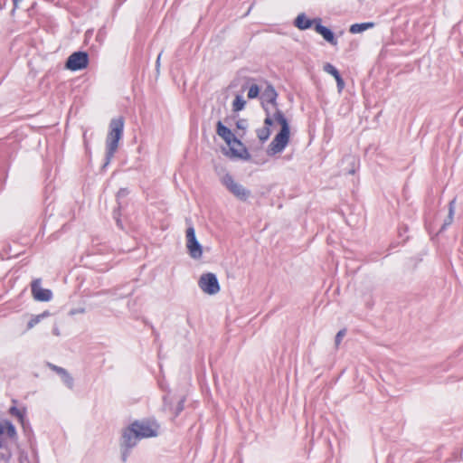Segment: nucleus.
<instances>
[{
  "instance_id": "f257e3e1",
  "label": "nucleus",
  "mask_w": 463,
  "mask_h": 463,
  "mask_svg": "<svg viewBox=\"0 0 463 463\" xmlns=\"http://www.w3.org/2000/svg\"><path fill=\"white\" fill-rule=\"evenodd\" d=\"M267 117L264 120L265 126L257 130V136L260 141H266L270 135L269 127L275 122L280 125L281 129L273 138L269 146L268 154L275 155L280 153L288 145L289 140V126L287 118L280 110L270 113L268 108H265Z\"/></svg>"
},
{
  "instance_id": "f03ea898",
  "label": "nucleus",
  "mask_w": 463,
  "mask_h": 463,
  "mask_svg": "<svg viewBox=\"0 0 463 463\" xmlns=\"http://www.w3.org/2000/svg\"><path fill=\"white\" fill-rule=\"evenodd\" d=\"M159 426L156 421L141 420L133 422L122 434L121 446L131 449L140 439L156 437Z\"/></svg>"
},
{
  "instance_id": "7ed1b4c3",
  "label": "nucleus",
  "mask_w": 463,
  "mask_h": 463,
  "mask_svg": "<svg viewBox=\"0 0 463 463\" xmlns=\"http://www.w3.org/2000/svg\"><path fill=\"white\" fill-rule=\"evenodd\" d=\"M109 130L106 137V167L118 150V143L123 137L124 119L121 117L112 118L109 122Z\"/></svg>"
},
{
  "instance_id": "20e7f679",
  "label": "nucleus",
  "mask_w": 463,
  "mask_h": 463,
  "mask_svg": "<svg viewBox=\"0 0 463 463\" xmlns=\"http://www.w3.org/2000/svg\"><path fill=\"white\" fill-rule=\"evenodd\" d=\"M217 175L221 184L237 199L241 201H247L250 196V191L245 188L241 184L238 183L232 175L225 172V170H218Z\"/></svg>"
},
{
  "instance_id": "39448f33",
  "label": "nucleus",
  "mask_w": 463,
  "mask_h": 463,
  "mask_svg": "<svg viewBox=\"0 0 463 463\" xmlns=\"http://www.w3.org/2000/svg\"><path fill=\"white\" fill-rule=\"evenodd\" d=\"M186 249L189 256L194 260H199L203 256V247L197 241L195 231L193 226H189L185 232Z\"/></svg>"
},
{
  "instance_id": "423d86ee",
  "label": "nucleus",
  "mask_w": 463,
  "mask_h": 463,
  "mask_svg": "<svg viewBox=\"0 0 463 463\" xmlns=\"http://www.w3.org/2000/svg\"><path fill=\"white\" fill-rule=\"evenodd\" d=\"M198 285L208 295H215L220 291L217 277L211 272L203 274L199 279Z\"/></svg>"
},
{
  "instance_id": "0eeeda50",
  "label": "nucleus",
  "mask_w": 463,
  "mask_h": 463,
  "mask_svg": "<svg viewBox=\"0 0 463 463\" xmlns=\"http://www.w3.org/2000/svg\"><path fill=\"white\" fill-rule=\"evenodd\" d=\"M89 62L88 54L84 52H76L69 56L66 61V68L71 71H79L87 67Z\"/></svg>"
},
{
  "instance_id": "6e6552de",
  "label": "nucleus",
  "mask_w": 463,
  "mask_h": 463,
  "mask_svg": "<svg viewBox=\"0 0 463 463\" xmlns=\"http://www.w3.org/2000/svg\"><path fill=\"white\" fill-rule=\"evenodd\" d=\"M277 96L278 94L275 89L271 85H267L260 94V99L264 109L268 108L269 110L272 109L274 110L273 113L279 110L276 103ZM269 112L271 113V111Z\"/></svg>"
},
{
  "instance_id": "1a4fd4ad",
  "label": "nucleus",
  "mask_w": 463,
  "mask_h": 463,
  "mask_svg": "<svg viewBox=\"0 0 463 463\" xmlns=\"http://www.w3.org/2000/svg\"><path fill=\"white\" fill-rule=\"evenodd\" d=\"M32 292L34 298L39 301H49L52 297L51 290L41 288L40 279L32 282Z\"/></svg>"
},
{
  "instance_id": "9d476101",
  "label": "nucleus",
  "mask_w": 463,
  "mask_h": 463,
  "mask_svg": "<svg viewBox=\"0 0 463 463\" xmlns=\"http://www.w3.org/2000/svg\"><path fill=\"white\" fill-rule=\"evenodd\" d=\"M216 131L218 136L221 137L227 145H238V139L234 137L233 133L228 128L223 126L221 121H218L217 123Z\"/></svg>"
},
{
  "instance_id": "9b49d317",
  "label": "nucleus",
  "mask_w": 463,
  "mask_h": 463,
  "mask_svg": "<svg viewBox=\"0 0 463 463\" xmlns=\"http://www.w3.org/2000/svg\"><path fill=\"white\" fill-rule=\"evenodd\" d=\"M316 26H315V30L317 33L321 34L323 36V38L328 42L329 43L333 44V45H335L337 43L335 38V35L333 33V32L326 28V26H323L321 24V19L320 18H316Z\"/></svg>"
},
{
  "instance_id": "f8f14e48",
  "label": "nucleus",
  "mask_w": 463,
  "mask_h": 463,
  "mask_svg": "<svg viewBox=\"0 0 463 463\" xmlns=\"http://www.w3.org/2000/svg\"><path fill=\"white\" fill-rule=\"evenodd\" d=\"M316 19H308L307 15L304 13H302L296 17L294 21V25L299 30H307L310 28L313 24L316 26Z\"/></svg>"
},
{
  "instance_id": "ddd939ff",
  "label": "nucleus",
  "mask_w": 463,
  "mask_h": 463,
  "mask_svg": "<svg viewBox=\"0 0 463 463\" xmlns=\"http://www.w3.org/2000/svg\"><path fill=\"white\" fill-rule=\"evenodd\" d=\"M6 434L9 438L14 439L16 436L14 426L8 420H0V435Z\"/></svg>"
},
{
  "instance_id": "4468645a",
  "label": "nucleus",
  "mask_w": 463,
  "mask_h": 463,
  "mask_svg": "<svg viewBox=\"0 0 463 463\" xmlns=\"http://www.w3.org/2000/svg\"><path fill=\"white\" fill-rule=\"evenodd\" d=\"M374 26V24L372 22L362 23V24H354L350 26L349 32L351 33H361L368 29H371Z\"/></svg>"
},
{
  "instance_id": "2eb2a0df",
  "label": "nucleus",
  "mask_w": 463,
  "mask_h": 463,
  "mask_svg": "<svg viewBox=\"0 0 463 463\" xmlns=\"http://www.w3.org/2000/svg\"><path fill=\"white\" fill-rule=\"evenodd\" d=\"M50 316V313L48 311H44L42 314L33 316L30 321L27 324V329H32L38 323H40L43 319L45 317H48Z\"/></svg>"
},
{
  "instance_id": "dca6fc26",
  "label": "nucleus",
  "mask_w": 463,
  "mask_h": 463,
  "mask_svg": "<svg viewBox=\"0 0 463 463\" xmlns=\"http://www.w3.org/2000/svg\"><path fill=\"white\" fill-rule=\"evenodd\" d=\"M455 203H456V199H453L452 201H450V203L449 204V213L444 222L442 229H444L446 226L450 225L453 222L454 213H455Z\"/></svg>"
},
{
  "instance_id": "f3484780",
  "label": "nucleus",
  "mask_w": 463,
  "mask_h": 463,
  "mask_svg": "<svg viewBox=\"0 0 463 463\" xmlns=\"http://www.w3.org/2000/svg\"><path fill=\"white\" fill-rule=\"evenodd\" d=\"M246 105V100L242 96L237 95L232 102V110L234 112L241 111L244 109Z\"/></svg>"
},
{
  "instance_id": "a211bd4d",
  "label": "nucleus",
  "mask_w": 463,
  "mask_h": 463,
  "mask_svg": "<svg viewBox=\"0 0 463 463\" xmlns=\"http://www.w3.org/2000/svg\"><path fill=\"white\" fill-rule=\"evenodd\" d=\"M228 146L230 147V150L234 156L241 157L242 156V154L245 152L244 146L240 140H238V145L231 144L228 145Z\"/></svg>"
},
{
  "instance_id": "6ab92c4d",
  "label": "nucleus",
  "mask_w": 463,
  "mask_h": 463,
  "mask_svg": "<svg viewBox=\"0 0 463 463\" xmlns=\"http://www.w3.org/2000/svg\"><path fill=\"white\" fill-rule=\"evenodd\" d=\"M62 382L64 383V384L69 387V388H72L73 386V378L70 375V373L65 370V371H61V374H60Z\"/></svg>"
},
{
  "instance_id": "aec40b11",
  "label": "nucleus",
  "mask_w": 463,
  "mask_h": 463,
  "mask_svg": "<svg viewBox=\"0 0 463 463\" xmlns=\"http://www.w3.org/2000/svg\"><path fill=\"white\" fill-rule=\"evenodd\" d=\"M11 415L16 417L21 422L24 420V417L25 414L24 409H18L16 407H11L9 410Z\"/></svg>"
},
{
  "instance_id": "412c9836",
  "label": "nucleus",
  "mask_w": 463,
  "mask_h": 463,
  "mask_svg": "<svg viewBox=\"0 0 463 463\" xmlns=\"http://www.w3.org/2000/svg\"><path fill=\"white\" fill-rule=\"evenodd\" d=\"M260 93V89L258 85L252 84L248 90V98L249 99H255L257 98Z\"/></svg>"
},
{
  "instance_id": "4be33fe9",
  "label": "nucleus",
  "mask_w": 463,
  "mask_h": 463,
  "mask_svg": "<svg viewBox=\"0 0 463 463\" xmlns=\"http://www.w3.org/2000/svg\"><path fill=\"white\" fill-rule=\"evenodd\" d=\"M324 71L326 72H327L328 74H331L335 79H336V77L340 76L335 66H333L331 63H326L324 65Z\"/></svg>"
},
{
  "instance_id": "5701e85b",
  "label": "nucleus",
  "mask_w": 463,
  "mask_h": 463,
  "mask_svg": "<svg viewBox=\"0 0 463 463\" xmlns=\"http://www.w3.org/2000/svg\"><path fill=\"white\" fill-rule=\"evenodd\" d=\"M345 335V330H340L336 335H335V345L337 346L340 342L342 341L343 337Z\"/></svg>"
},
{
  "instance_id": "b1692460",
  "label": "nucleus",
  "mask_w": 463,
  "mask_h": 463,
  "mask_svg": "<svg viewBox=\"0 0 463 463\" xmlns=\"http://www.w3.org/2000/svg\"><path fill=\"white\" fill-rule=\"evenodd\" d=\"M85 308L84 307H79V308H72L70 310L69 315L70 316H75L77 314H84Z\"/></svg>"
},
{
  "instance_id": "393cba45",
  "label": "nucleus",
  "mask_w": 463,
  "mask_h": 463,
  "mask_svg": "<svg viewBox=\"0 0 463 463\" xmlns=\"http://www.w3.org/2000/svg\"><path fill=\"white\" fill-rule=\"evenodd\" d=\"M236 126L240 129H245L248 126L247 120L245 119H240L237 121Z\"/></svg>"
},
{
  "instance_id": "a878e982",
  "label": "nucleus",
  "mask_w": 463,
  "mask_h": 463,
  "mask_svg": "<svg viewBox=\"0 0 463 463\" xmlns=\"http://www.w3.org/2000/svg\"><path fill=\"white\" fill-rule=\"evenodd\" d=\"M335 80L337 83L338 91L340 92L345 87V82H344L343 79L341 78V76L336 77Z\"/></svg>"
},
{
  "instance_id": "bb28decb",
  "label": "nucleus",
  "mask_w": 463,
  "mask_h": 463,
  "mask_svg": "<svg viewBox=\"0 0 463 463\" xmlns=\"http://www.w3.org/2000/svg\"><path fill=\"white\" fill-rule=\"evenodd\" d=\"M51 368L55 371L59 375L61 374V371H65V369L61 368V367H59V366H56V365H52L51 364L50 365Z\"/></svg>"
},
{
  "instance_id": "cd10ccee",
  "label": "nucleus",
  "mask_w": 463,
  "mask_h": 463,
  "mask_svg": "<svg viewBox=\"0 0 463 463\" xmlns=\"http://www.w3.org/2000/svg\"><path fill=\"white\" fill-rule=\"evenodd\" d=\"M161 54L162 53H159L156 61V68L157 72H159Z\"/></svg>"
},
{
  "instance_id": "c85d7f7f",
  "label": "nucleus",
  "mask_w": 463,
  "mask_h": 463,
  "mask_svg": "<svg viewBox=\"0 0 463 463\" xmlns=\"http://www.w3.org/2000/svg\"><path fill=\"white\" fill-rule=\"evenodd\" d=\"M183 403H184V401H181V402L178 403V406H177V408H176V415H177L180 411H183V409H184V405H183Z\"/></svg>"
},
{
  "instance_id": "c756f323",
  "label": "nucleus",
  "mask_w": 463,
  "mask_h": 463,
  "mask_svg": "<svg viewBox=\"0 0 463 463\" xmlns=\"http://www.w3.org/2000/svg\"><path fill=\"white\" fill-rule=\"evenodd\" d=\"M52 333L54 335L59 336L61 335L60 329L58 326H54L52 329Z\"/></svg>"
},
{
  "instance_id": "7c9ffc66",
  "label": "nucleus",
  "mask_w": 463,
  "mask_h": 463,
  "mask_svg": "<svg viewBox=\"0 0 463 463\" xmlns=\"http://www.w3.org/2000/svg\"><path fill=\"white\" fill-rule=\"evenodd\" d=\"M127 194V191L125 190H120L118 194V196H123V195H126Z\"/></svg>"
},
{
  "instance_id": "2f4dec72",
  "label": "nucleus",
  "mask_w": 463,
  "mask_h": 463,
  "mask_svg": "<svg viewBox=\"0 0 463 463\" xmlns=\"http://www.w3.org/2000/svg\"><path fill=\"white\" fill-rule=\"evenodd\" d=\"M21 1H22V0H13L14 7H17V6H18V4H19Z\"/></svg>"
},
{
  "instance_id": "473e14b6",
  "label": "nucleus",
  "mask_w": 463,
  "mask_h": 463,
  "mask_svg": "<svg viewBox=\"0 0 463 463\" xmlns=\"http://www.w3.org/2000/svg\"><path fill=\"white\" fill-rule=\"evenodd\" d=\"M123 459H126V452H123Z\"/></svg>"
}]
</instances>
